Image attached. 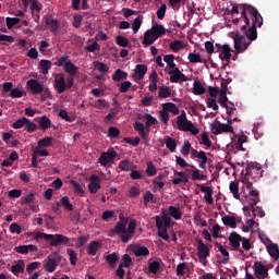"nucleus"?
Here are the masks:
<instances>
[{
  "mask_svg": "<svg viewBox=\"0 0 279 279\" xmlns=\"http://www.w3.org/2000/svg\"><path fill=\"white\" fill-rule=\"evenodd\" d=\"M240 21H243L245 25L241 26V32L245 35L235 34L232 38L234 41V56L232 60L239 58V53L247 51V47L252 45V41L258 38L257 27H263V15L256 10V8L250 4H242V15L241 19H234L233 23L238 25Z\"/></svg>",
  "mask_w": 279,
  "mask_h": 279,
  "instance_id": "nucleus-1",
  "label": "nucleus"
},
{
  "mask_svg": "<svg viewBox=\"0 0 279 279\" xmlns=\"http://www.w3.org/2000/svg\"><path fill=\"white\" fill-rule=\"evenodd\" d=\"M263 178V168L258 163L248 162L245 170H242L241 182L250 191L254 189L252 180Z\"/></svg>",
  "mask_w": 279,
  "mask_h": 279,
  "instance_id": "nucleus-2",
  "label": "nucleus"
},
{
  "mask_svg": "<svg viewBox=\"0 0 279 279\" xmlns=\"http://www.w3.org/2000/svg\"><path fill=\"white\" fill-rule=\"evenodd\" d=\"M44 239L49 242L50 247H58L60 245H69L70 239L66 235L62 234H49L44 232H36L34 236V241H40Z\"/></svg>",
  "mask_w": 279,
  "mask_h": 279,
  "instance_id": "nucleus-3",
  "label": "nucleus"
},
{
  "mask_svg": "<svg viewBox=\"0 0 279 279\" xmlns=\"http://www.w3.org/2000/svg\"><path fill=\"white\" fill-rule=\"evenodd\" d=\"M162 217H155L158 236L163 241H169V233H167V229L171 226V217H169L165 210H162Z\"/></svg>",
  "mask_w": 279,
  "mask_h": 279,
  "instance_id": "nucleus-4",
  "label": "nucleus"
},
{
  "mask_svg": "<svg viewBox=\"0 0 279 279\" xmlns=\"http://www.w3.org/2000/svg\"><path fill=\"white\" fill-rule=\"evenodd\" d=\"M177 128L180 132H191L193 136H197V134H199V129H197V126L186 118V111H182L181 114L178 116Z\"/></svg>",
  "mask_w": 279,
  "mask_h": 279,
  "instance_id": "nucleus-5",
  "label": "nucleus"
},
{
  "mask_svg": "<svg viewBox=\"0 0 279 279\" xmlns=\"http://www.w3.org/2000/svg\"><path fill=\"white\" fill-rule=\"evenodd\" d=\"M75 82L72 77H64V74L59 73L54 75V88L59 95H62L65 90L73 88Z\"/></svg>",
  "mask_w": 279,
  "mask_h": 279,
  "instance_id": "nucleus-6",
  "label": "nucleus"
},
{
  "mask_svg": "<svg viewBox=\"0 0 279 279\" xmlns=\"http://www.w3.org/2000/svg\"><path fill=\"white\" fill-rule=\"evenodd\" d=\"M232 116L228 119V124L221 123V122H214L210 125L211 132L215 134V136L219 134H223V132H234V129L232 128Z\"/></svg>",
  "mask_w": 279,
  "mask_h": 279,
  "instance_id": "nucleus-7",
  "label": "nucleus"
},
{
  "mask_svg": "<svg viewBox=\"0 0 279 279\" xmlns=\"http://www.w3.org/2000/svg\"><path fill=\"white\" fill-rule=\"evenodd\" d=\"M114 158H117V150L109 148L107 151L101 153L98 162L101 167H108V165L114 162Z\"/></svg>",
  "mask_w": 279,
  "mask_h": 279,
  "instance_id": "nucleus-8",
  "label": "nucleus"
},
{
  "mask_svg": "<svg viewBox=\"0 0 279 279\" xmlns=\"http://www.w3.org/2000/svg\"><path fill=\"white\" fill-rule=\"evenodd\" d=\"M175 56L173 54H166L163 57V62H166L167 68L166 71L167 73H169L170 75V81L172 82V84H175Z\"/></svg>",
  "mask_w": 279,
  "mask_h": 279,
  "instance_id": "nucleus-9",
  "label": "nucleus"
},
{
  "mask_svg": "<svg viewBox=\"0 0 279 279\" xmlns=\"http://www.w3.org/2000/svg\"><path fill=\"white\" fill-rule=\"evenodd\" d=\"M59 263L60 256L58 254L49 255L44 265L45 270L48 271V274H53V271L58 268Z\"/></svg>",
  "mask_w": 279,
  "mask_h": 279,
  "instance_id": "nucleus-10",
  "label": "nucleus"
},
{
  "mask_svg": "<svg viewBox=\"0 0 279 279\" xmlns=\"http://www.w3.org/2000/svg\"><path fill=\"white\" fill-rule=\"evenodd\" d=\"M219 104L222 108H226L228 117H232V113L236 111V108L232 105V107H228V92L220 90L219 92Z\"/></svg>",
  "mask_w": 279,
  "mask_h": 279,
  "instance_id": "nucleus-11",
  "label": "nucleus"
},
{
  "mask_svg": "<svg viewBox=\"0 0 279 279\" xmlns=\"http://www.w3.org/2000/svg\"><path fill=\"white\" fill-rule=\"evenodd\" d=\"M128 221L118 222L114 227L109 231V236H123L126 233Z\"/></svg>",
  "mask_w": 279,
  "mask_h": 279,
  "instance_id": "nucleus-12",
  "label": "nucleus"
},
{
  "mask_svg": "<svg viewBox=\"0 0 279 279\" xmlns=\"http://www.w3.org/2000/svg\"><path fill=\"white\" fill-rule=\"evenodd\" d=\"M241 241H243V236H241L236 232H232L229 235V243H230L232 250H234L235 252H240V254H243V250H240Z\"/></svg>",
  "mask_w": 279,
  "mask_h": 279,
  "instance_id": "nucleus-13",
  "label": "nucleus"
},
{
  "mask_svg": "<svg viewBox=\"0 0 279 279\" xmlns=\"http://www.w3.org/2000/svg\"><path fill=\"white\" fill-rule=\"evenodd\" d=\"M26 86H28L33 95H40V93H45V85L40 84L36 78L28 80Z\"/></svg>",
  "mask_w": 279,
  "mask_h": 279,
  "instance_id": "nucleus-14",
  "label": "nucleus"
},
{
  "mask_svg": "<svg viewBox=\"0 0 279 279\" xmlns=\"http://www.w3.org/2000/svg\"><path fill=\"white\" fill-rule=\"evenodd\" d=\"M197 250L199 262L203 263V265H206V259L208 258V256H210V248H208V246L205 245L202 240H199Z\"/></svg>",
  "mask_w": 279,
  "mask_h": 279,
  "instance_id": "nucleus-15",
  "label": "nucleus"
},
{
  "mask_svg": "<svg viewBox=\"0 0 279 279\" xmlns=\"http://www.w3.org/2000/svg\"><path fill=\"white\" fill-rule=\"evenodd\" d=\"M135 232H136V220H131L126 228V234L121 235L122 243H128V241H132Z\"/></svg>",
  "mask_w": 279,
  "mask_h": 279,
  "instance_id": "nucleus-16",
  "label": "nucleus"
},
{
  "mask_svg": "<svg viewBox=\"0 0 279 279\" xmlns=\"http://www.w3.org/2000/svg\"><path fill=\"white\" fill-rule=\"evenodd\" d=\"M101 179L97 174L90 175V183L88 184L89 193L95 195L99 189H101Z\"/></svg>",
  "mask_w": 279,
  "mask_h": 279,
  "instance_id": "nucleus-17",
  "label": "nucleus"
},
{
  "mask_svg": "<svg viewBox=\"0 0 279 279\" xmlns=\"http://www.w3.org/2000/svg\"><path fill=\"white\" fill-rule=\"evenodd\" d=\"M219 58L222 62L230 64V58H232V48H230V45H222V50L219 51Z\"/></svg>",
  "mask_w": 279,
  "mask_h": 279,
  "instance_id": "nucleus-18",
  "label": "nucleus"
},
{
  "mask_svg": "<svg viewBox=\"0 0 279 279\" xmlns=\"http://www.w3.org/2000/svg\"><path fill=\"white\" fill-rule=\"evenodd\" d=\"M63 71H65L68 73V75H69L68 77H71L73 80V82H75V75H76V73H78L80 68H77V65H75L71 61H66L63 66Z\"/></svg>",
  "mask_w": 279,
  "mask_h": 279,
  "instance_id": "nucleus-19",
  "label": "nucleus"
},
{
  "mask_svg": "<svg viewBox=\"0 0 279 279\" xmlns=\"http://www.w3.org/2000/svg\"><path fill=\"white\" fill-rule=\"evenodd\" d=\"M46 25H49L50 32L52 34H58V29H60V24L58 20L53 19L51 15L45 16Z\"/></svg>",
  "mask_w": 279,
  "mask_h": 279,
  "instance_id": "nucleus-20",
  "label": "nucleus"
},
{
  "mask_svg": "<svg viewBox=\"0 0 279 279\" xmlns=\"http://www.w3.org/2000/svg\"><path fill=\"white\" fill-rule=\"evenodd\" d=\"M101 250V243L99 241H92L86 248L88 256H96L97 252Z\"/></svg>",
  "mask_w": 279,
  "mask_h": 279,
  "instance_id": "nucleus-21",
  "label": "nucleus"
},
{
  "mask_svg": "<svg viewBox=\"0 0 279 279\" xmlns=\"http://www.w3.org/2000/svg\"><path fill=\"white\" fill-rule=\"evenodd\" d=\"M253 269L258 278V276H263L265 278V276H267L268 270L267 267H265V265H263V263L260 262H255Z\"/></svg>",
  "mask_w": 279,
  "mask_h": 279,
  "instance_id": "nucleus-22",
  "label": "nucleus"
},
{
  "mask_svg": "<svg viewBox=\"0 0 279 279\" xmlns=\"http://www.w3.org/2000/svg\"><path fill=\"white\" fill-rule=\"evenodd\" d=\"M150 32L153 34V38H155L156 40H158V38L167 34V32L165 31V26L158 24L154 25Z\"/></svg>",
  "mask_w": 279,
  "mask_h": 279,
  "instance_id": "nucleus-23",
  "label": "nucleus"
},
{
  "mask_svg": "<svg viewBox=\"0 0 279 279\" xmlns=\"http://www.w3.org/2000/svg\"><path fill=\"white\" fill-rule=\"evenodd\" d=\"M147 74V65L145 64H137L135 68V80H143Z\"/></svg>",
  "mask_w": 279,
  "mask_h": 279,
  "instance_id": "nucleus-24",
  "label": "nucleus"
},
{
  "mask_svg": "<svg viewBox=\"0 0 279 279\" xmlns=\"http://www.w3.org/2000/svg\"><path fill=\"white\" fill-rule=\"evenodd\" d=\"M133 128H134L135 132H137L144 141H147L148 135H147V131H145V124H143L141 122H135L133 124Z\"/></svg>",
  "mask_w": 279,
  "mask_h": 279,
  "instance_id": "nucleus-25",
  "label": "nucleus"
},
{
  "mask_svg": "<svg viewBox=\"0 0 279 279\" xmlns=\"http://www.w3.org/2000/svg\"><path fill=\"white\" fill-rule=\"evenodd\" d=\"M187 60L189 62H191V64H204L206 61L202 58V54L199 53H195V52H190L187 56Z\"/></svg>",
  "mask_w": 279,
  "mask_h": 279,
  "instance_id": "nucleus-26",
  "label": "nucleus"
},
{
  "mask_svg": "<svg viewBox=\"0 0 279 279\" xmlns=\"http://www.w3.org/2000/svg\"><path fill=\"white\" fill-rule=\"evenodd\" d=\"M105 260L108 263L111 269H114V267H117V263H119V255H117V253H111L105 256Z\"/></svg>",
  "mask_w": 279,
  "mask_h": 279,
  "instance_id": "nucleus-27",
  "label": "nucleus"
},
{
  "mask_svg": "<svg viewBox=\"0 0 279 279\" xmlns=\"http://www.w3.org/2000/svg\"><path fill=\"white\" fill-rule=\"evenodd\" d=\"M112 80H113V82H121L123 80H128V72H125V71H123L121 69H118L113 73Z\"/></svg>",
  "mask_w": 279,
  "mask_h": 279,
  "instance_id": "nucleus-28",
  "label": "nucleus"
},
{
  "mask_svg": "<svg viewBox=\"0 0 279 279\" xmlns=\"http://www.w3.org/2000/svg\"><path fill=\"white\" fill-rule=\"evenodd\" d=\"M154 43H156V37H154L151 31H146L143 45H145V47H149L150 45H154Z\"/></svg>",
  "mask_w": 279,
  "mask_h": 279,
  "instance_id": "nucleus-29",
  "label": "nucleus"
},
{
  "mask_svg": "<svg viewBox=\"0 0 279 279\" xmlns=\"http://www.w3.org/2000/svg\"><path fill=\"white\" fill-rule=\"evenodd\" d=\"M177 165L181 167L182 169H185L186 173H191V169H195V166L189 165L186 160L182 157H177Z\"/></svg>",
  "mask_w": 279,
  "mask_h": 279,
  "instance_id": "nucleus-30",
  "label": "nucleus"
},
{
  "mask_svg": "<svg viewBox=\"0 0 279 279\" xmlns=\"http://www.w3.org/2000/svg\"><path fill=\"white\" fill-rule=\"evenodd\" d=\"M267 252L271 256V258H275V260H278V258H279V247H278V244H269L267 246Z\"/></svg>",
  "mask_w": 279,
  "mask_h": 279,
  "instance_id": "nucleus-31",
  "label": "nucleus"
},
{
  "mask_svg": "<svg viewBox=\"0 0 279 279\" xmlns=\"http://www.w3.org/2000/svg\"><path fill=\"white\" fill-rule=\"evenodd\" d=\"M11 271L14 276H19V274H23L25 271V262L20 260L17 264L11 267Z\"/></svg>",
  "mask_w": 279,
  "mask_h": 279,
  "instance_id": "nucleus-32",
  "label": "nucleus"
},
{
  "mask_svg": "<svg viewBox=\"0 0 279 279\" xmlns=\"http://www.w3.org/2000/svg\"><path fill=\"white\" fill-rule=\"evenodd\" d=\"M215 246L218 247V251L222 254V256H225V258L222 259V263H223V265H226L228 263V260L230 259V253L219 242H216Z\"/></svg>",
  "mask_w": 279,
  "mask_h": 279,
  "instance_id": "nucleus-33",
  "label": "nucleus"
},
{
  "mask_svg": "<svg viewBox=\"0 0 279 279\" xmlns=\"http://www.w3.org/2000/svg\"><path fill=\"white\" fill-rule=\"evenodd\" d=\"M229 190L232 193L234 199H241V194L239 193V183L236 181H232L230 183Z\"/></svg>",
  "mask_w": 279,
  "mask_h": 279,
  "instance_id": "nucleus-34",
  "label": "nucleus"
},
{
  "mask_svg": "<svg viewBox=\"0 0 279 279\" xmlns=\"http://www.w3.org/2000/svg\"><path fill=\"white\" fill-rule=\"evenodd\" d=\"M43 75H49V70L51 69V61L43 59L39 62Z\"/></svg>",
  "mask_w": 279,
  "mask_h": 279,
  "instance_id": "nucleus-35",
  "label": "nucleus"
},
{
  "mask_svg": "<svg viewBox=\"0 0 279 279\" xmlns=\"http://www.w3.org/2000/svg\"><path fill=\"white\" fill-rule=\"evenodd\" d=\"M70 184L71 186H73L75 195H80V197H84L86 192H84V187H82V185L77 181L72 180Z\"/></svg>",
  "mask_w": 279,
  "mask_h": 279,
  "instance_id": "nucleus-36",
  "label": "nucleus"
},
{
  "mask_svg": "<svg viewBox=\"0 0 279 279\" xmlns=\"http://www.w3.org/2000/svg\"><path fill=\"white\" fill-rule=\"evenodd\" d=\"M191 173L193 182L207 180L206 174H202L198 169H195V167L194 170L191 168Z\"/></svg>",
  "mask_w": 279,
  "mask_h": 279,
  "instance_id": "nucleus-37",
  "label": "nucleus"
},
{
  "mask_svg": "<svg viewBox=\"0 0 279 279\" xmlns=\"http://www.w3.org/2000/svg\"><path fill=\"white\" fill-rule=\"evenodd\" d=\"M61 206L68 211V213H73V204H71V201L69 199L68 196H63L60 199Z\"/></svg>",
  "mask_w": 279,
  "mask_h": 279,
  "instance_id": "nucleus-38",
  "label": "nucleus"
},
{
  "mask_svg": "<svg viewBox=\"0 0 279 279\" xmlns=\"http://www.w3.org/2000/svg\"><path fill=\"white\" fill-rule=\"evenodd\" d=\"M222 223L229 226V228H236V218L233 216L222 217Z\"/></svg>",
  "mask_w": 279,
  "mask_h": 279,
  "instance_id": "nucleus-39",
  "label": "nucleus"
},
{
  "mask_svg": "<svg viewBox=\"0 0 279 279\" xmlns=\"http://www.w3.org/2000/svg\"><path fill=\"white\" fill-rule=\"evenodd\" d=\"M189 76H186L180 69L175 68V83L182 84L183 82H189Z\"/></svg>",
  "mask_w": 279,
  "mask_h": 279,
  "instance_id": "nucleus-40",
  "label": "nucleus"
},
{
  "mask_svg": "<svg viewBox=\"0 0 279 279\" xmlns=\"http://www.w3.org/2000/svg\"><path fill=\"white\" fill-rule=\"evenodd\" d=\"M193 93L195 95H204V93H206V88L204 87V85H202V82H194Z\"/></svg>",
  "mask_w": 279,
  "mask_h": 279,
  "instance_id": "nucleus-41",
  "label": "nucleus"
},
{
  "mask_svg": "<svg viewBox=\"0 0 279 279\" xmlns=\"http://www.w3.org/2000/svg\"><path fill=\"white\" fill-rule=\"evenodd\" d=\"M39 128L40 130H49V128H51V120L47 116L41 117Z\"/></svg>",
  "mask_w": 279,
  "mask_h": 279,
  "instance_id": "nucleus-42",
  "label": "nucleus"
},
{
  "mask_svg": "<svg viewBox=\"0 0 279 279\" xmlns=\"http://www.w3.org/2000/svg\"><path fill=\"white\" fill-rule=\"evenodd\" d=\"M163 141L169 151H175V140H173V137L165 136Z\"/></svg>",
  "mask_w": 279,
  "mask_h": 279,
  "instance_id": "nucleus-43",
  "label": "nucleus"
},
{
  "mask_svg": "<svg viewBox=\"0 0 279 279\" xmlns=\"http://www.w3.org/2000/svg\"><path fill=\"white\" fill-rule=\"evenodd\" d=\"M119 169H121V171H132V169H134V163L130 160H122L119 163Z\"/></svg>",
  "mask_w": 279,
  "mask_h": 279,
  "instance_id": "nucleus-44",
  "label": "nucleus"
},
{
  "mask_svg": "<svg viewBox=\"0 0 279 279\" xmlns=\"http://www.w3.org/2000/svg\"><path fill=\"white\" fill-rule=\"evenodd\" d=\"M53 145V137L47 136L38 141V147H51Z\"/></svg>",
  "mask_w": 279,
  "mask_h": 279,
  "instance_id": "nucleus-45",
  "label": "nucleus"
},
{
  "mask_svg": "<svg viewBox=\"0 0 279 279\" xmlns=\"http://www.w3.org/2000/svg\"><path fill=\"white\" fill-rule=\"evenodd\" d=\"M149 274H158L160 271V262L154 260L148 263Z\"/></svg>",
  "mask_w": 279,
  "mask_h": 279,
  "instance_id": "nucleus-46",
  "label": "nucleus"
},
{
  "mask_svg": "<svg viewBox=\"0 0 279 279\" xmlns=\"http://www.w3.org/2000/svg\"><path fill=\"white\" fill-rule=\"evenodd\" d=\"M109 138H119L121 136V131L117 126H110L108 129Z\"/></svg>",
  "mask_w": 279,
  "mask_h": 279,
  "instance_id": "nucleus-47",
  "label": "nucleus"
},
{
  "mask_svg": "<svg viewBox=\"0 0 279 279\" xmlns=\"http://www.w3.org/2000/svg\"><path fill=\"white\" fill-rule=\"evenodd\" d=\"M86 53H95V51H101V47L97 41H94L92 45L85 47Z\"/></svg>",
  "mask_w": 279,
  "mask_h": 279,
  "instance_id": "nucleus-48",
  "label": "nucleus"
},
{
  "mask_svg": "<svg viewBox=\"0 0 279 279\" xmlns=\"http://www.w3.org/2000/svg\"><path fill=\"white\" fill-rule=\"evenodd\" d=\"M21 23V19L19 17H7V27L8 29H13L15 25Z\"/></svg>",
  "mask_w": 279,
  "mask_h": 279,
  "instance_id": "nucleus-49",
  "label": "nucleus"
},
{
  "mask_svg": "<svg viewBox=\"0 0 279 279\" xmlns=\"http://www.w3.org/2000/svg\"><path fill=\"white\" fill-rule=\"evenodd\" d=\"M144 204L147 206V204H156V198H154V194L150 191H147L144 196Z\"/></svg>",
  "mask_w": 279,
  "mask_h": 279,
  "instance_id": "nucleus-50",
  "label": "nucleus"
},
{
  "mask_svg": "<svg viewBox=\"0 0 279 279\" xmlns=\"http://www.w3.org/2000/svg\"><path fill=\"white\" fill-rule=\"evenodd\" d=\"M177 175L178 178L175 179V184H180V182H189V172H177Z\"/></svg>",
  "mask_w": 279,
  "mask_h": 279,
  "instance_id": "nucleus-51",
  "label": "nucleus"
},
{
  "mask_svg": "<svg viewBox=\"0 0 279 279\" xmlns=\"http://www.w3.org/2000/svg\"><path fill=\"white\" fill-rule=\"evenodd\" d=\"M28 119L26 117H23L15 121L12 125L14 130H21V128H24L25 123H27Z\"/></svg>",
  "mask_w": 279,
  "mask_h": 279,
  "instance_id": "nucleus-52",
  "label": "nucleus"
},
{
  "mask_svg": "<svg viewBox=\"0 0 279 279\" xmlns=\"http://www.w3.org/2000/svg\"><path fill=\"white\" fill-rule=\"evenodd\" d=\"M135 256H149V248L147 246H140L134 251Z\"/></svg>",
  "mask_w": 279,
  "mask_h": 279,
  "instance_id": "nucleus-53",
  "label": "nucleus"
},
{
  "mask_svg": "<svg viewBox=\"0 0 279 279\" xmlns=\"http://www.w3.org/2000/svg\"><path fill=\"white\" fill-rule=\"evenodd\" d=\"M116 43L119 45V47H130V40L124 36H118L116 38Z\"/></svg>",
  "mask_w": 279,
  "mask_h": 279,
  "instance_id": "nucleus-54",
  "label": "nucleus"
},
{
  "mask_svg": "<svg viewBox=\"0 0 279 279\" xmlns=\"http://www.w3.org/2000/svg\"><path fill=\"white\" fill-rule=\"evenodd\" d=\"M159 97L162 99H167V97H171V89L169 87H159Z\"/></svg>",
  "mask_w": 279,
  "mask_h": 279,
  "instance_id": "nucleus-55",
  "label": "nucleus"
},
{
  "mask_svg": "<svg viewBox=\"0 0 279 279\" xmlns=\"http://www.w3.org/2000/svg\"><path fill=\"white\" fill-rule=\"evenodd\" d=\"M156 173H158V170H156V166H154V162L149 161L147 163L146 174L151 178L153 175H156Z\"/></svg>",
  "mask_w": 279,
  "mask_h": 279,
  "instance_id": "nucleus-56",
  "label": "nucleus"
},
{
  "mask_svg": "<svg viewBox=\"0 0 279 279\" xmlns=\"http://www.w3.org/2000/svg\"><path fill=\"white\" fill-rule=\"evenodd\" d=\"M162 110L165 112H171L172 114H175V104L173 102H166L162 105Z\"/></svg>",
  "mask_w": 279,
  "mask_h": 279,
  "instance_id": "nucleus-57",
  "label": "nucleus"
},
{
  "mask_svg": "<svg viewBox=\"0 0 279 279\" xmlns=\"http://www.w3.org/2000/svg\"><path fill=\"white\" fill-rule=\"evenodd\" d=\"M189 271L186 263H181L177 266V276H184Z\"/></svg>",
  "mask_w": 279,
  "mask_h": 279,
  "instance_id": "nucleus-58",
  "label": "nucleus"
},
{
  "mask_svg": "<svg viewBox=\"0 0 279 279\" xmlns=\"http://www.w3.org/2000/svg\"><path fill=\"white\" fill-rule=\"evenodd\" d=\"M130 88H132V82H130V81L122 82L119 85L120 93H128V90H130Z\"/></svg>",
  "mask_w": 279,
  "mask_h": 279,
  "instance_id": "nucleus-59",
  "label": "nucleus"
},
{
  "mask_svg": "<svg viewBox=\"0 0 279 279\" xmlns=\"http://www.w3.org/2000/svg\"><path fill=\"white\" fill-rule=\"evenodd\" d=\"M66 252L70 256L71 265H77V253H75L72 248H68Z\"/></svg>",
  "mask_w": 279,
  "mask_h": 279,
  "instance_id": "nucleus-60",
  "label": "nucleus"
},
{
  "mask_svg": "<svg viewBox=\"0 0 279 279\" xmlns=\"http://www.w3.org/2000/svg\"><path fill=\"white\" fill-rule=\"evenodd\" d=\"M9 97L12 99H21V97H23V90L13 88V90L10 92Z\"/></svg>",
  "mask_w": 279,
  "mask_h": 279,
  "instance_id": "nucleus-61",
  "label": "nucleus"
},
{
  "mask_svg": "<svg viewBox=\"0 0 279 279\" xmlns=\"http://www.w3.org/2000/svg\"><path fill=\"white\" fill-rule=\"evenodd\" d=\"M25 130L29 133L36 132L38 130V125L28 119V121L25 123Z\"/></svg>",
  "mask_w": 279,
  "mask_h": 279,
  "instance_id": "nucleus-62",
  "label": "nucleus"
},
{
  "mask_svg": "<svg viewBox=\"0 0 279 279\" xmlns=\"http://www.w3.org/2000/svg\"><path fill=\"white\" fill-rule=\"evenodd\" d=\"M181 154L183 156H189L191 154V142L185 141L182 148H181Z\"/></svg>",
  "mask_w": 279,
  "mask_h": 279,
  "instance_id": "nucleus-63",
  "label": "nucleus"
},
{
  "mask_svg": "<svg viewBox=\"0 0 279 279\" xmlns=\"http://www.w3.org/2000/svg\"><path fill=\"white\" fill-rule=\"evenodd\" d=\"M66 62H70V60H69V56L65 54L60 58H57L54 65L56 66H64V64H66Z\"/></svg>",
  "mask_w": 279,
  "mask_h": 279,
  "instance_id": "nucleus-64",
  "label": "nucleus"
}]
</instances>
